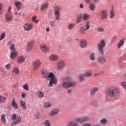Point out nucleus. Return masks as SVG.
<instances>
[{
  "label": "nucleus",
  "mask_w": 126,
  "mask_h": 126,
  "mask_svg": "<svg viewBox=\"0 0 126 126\" xmlns=\"http://www.w3.org/2000/svg\"><path fill=\"white\" fill-rule=\"evenodd\" d=\"M89 8L91 11L96 10V5L94 3H91L89 6Z\"/></svg>",
  "instance_id": "obj_24"
},
{
  "label": "nucleus",
  "mask_w": 126,
  "mask_h": 126,
  "mask_svg": "<svg viewBox=\"0 0 126 126\" xmlns=\"http://www.w3.org/2000/svg\"><path fill=\"white\" fill-rule=\"evenodd\" d=\"M48 7H49V3L48 2H44L41 4L40 10L41 11H45L48 9Z\"/></svg>",
  "instance_id": "obj_13"
},
{
  "label": "nucleus",
  "mask_w": 126,
  "mask_h": 126,
  "mask_svg": "<svg viewBox=\"0 0 126 126\" xmlns=\"http://www.w3.org/2000/svg\"><path fill=\"white\" fill-rule=\"evenodd\" d=\"M37 16H33L32 18V22H35V23L37 24L38 22H39V21L37 20Z\"/></svg>",
  "instance_id": "obj_47"
},
{
  "label": "nucleus",
  "mask_w": 126,
  "mask_h": 126,
  "mask_svg": "<svg viewBox=\"0 0 126 126\" xmlns=\"http://www.w3.org/2000/svg\"><path fill=\"white\" fill-rule=\"evenodd\" d=\"M77 85L76 82L73 81H65L63 83L64 88H70L75 87Z\"/></svg>",
  "instance_id": "obj_5"
},
{
  "label": "nucleus",
  "mask_w": 126,
  "mask_h": 126,
  "mask_svg": "<svg viewBox=\"0 0 126 126\" xmlns=\"http://www.w3.org/2000/svg\"><path fill=\"white\" fill-rule=\"evenodd\" d=\"M59 113V109H54L49 113V116L53 117L56 115H58Z\"/></svg>",
  "instance_id": "obj_26"
},
{
  "label": "nucleus",
  "mask_w": 126,
  "mask_h": 126,
  "mask_svg": "<svg viewBox=\"0 0 126 126\" xmlns=\"http://www.w3.org/2000/svg\"><path fill=\"white\" fill-rule=\"evenodd\" d=\"M41 74L44 78L49 79L48 87H53V85L58 84V78L56 77V75L53 72H49L48 70L44 69L41 71Z\"/></svg>",
  "instance_id": "obj_1"
},
{
  "label": "nucleus",
  "mask_w": 126,
  "mask_h": 126,
  "mask_svg": "<svg viewBox=\"0 0 126 126\" xmlns=\"http://www.w3.org/2000/svg\"><path fill=\"white\" fill-rule=\"evenodd\" d=\"M11 105L15 110L18 109L19 106L18 105H17V103L15 102V99L14 98L13 99V100L11 102Z\"/></svg>",
  "instance_id": "obj_30"
},
{
  "label": "nucleus",
  "mask_w": 126,
  "mask_h": 126,
  "mask_svg": "<svg viewBox=\"0 0 126 126\" xmlns=\"http://www.w3.org/2000/svg\"><path fill=\"white\" fill-rule=\"evenodd\" d=\"M94 3H97L98 1H100V0H93Z\"/></svg>",
  "instance_id": "obj_61"
},
{
  "label": "nucleus",
  "mask_w": 126,
  "mask_h": 126,
  "mask_svg": "<svg viewBox=\"0 0 126 126\" xmlns=\"http://www.w3.org/2000/svg\"><path fill=\"white\" fill-rule=\"evenodd\" d=\"M38 97H39V98H43V97L45 96V93L43 92H38Z\"/></svg>",
  "instance_id": "obj_39"
},
{
  "label": "nucleus",
  "mask_w": 126,
  "mask_h": 126,
  "mask_svg": "<svg viewBox=\"0 0 126 126\" xmlns=\"http://www.w3.org/2000/svg\"><path fill=\"white\" fill-rule=\"evenodd\" d=\"M124 44H125V39H121L117 44V48H118V49L122 48V47L124 46Z\"/></svg>",
  "instance_id": "obj_27"
},
{
  "label": "nucleus",
  "mask_w": 126,
  "mask_h": 126,
  "mask_svg": "<svg viewBox=\"0 0 126 126\" xmlns=\"http://www.w3.org/2000/svg\"><path fill=\"white\" fill-rule=\"evenodd\" d=\"M89 59L91 62H95L96 61V54L92 53L89 56Z\"/></svg>",
  "instance_id": "obj_23"
},
{
  "label": "nucleus",
  "mask_w": 126,
  "mask_h": 126,
  "mask_svg": "<svg viewBox=\"0 0 126 126\" xmlns=\"http://www.w3.org/2000/svg\"><path fill=\"white\" fill-rule=\"evenodd\" d=\"M12 20H13V16H12V15L9 13L6 14L5 21H6V22H10L12 21Z\"/></svg>",
  "instance_id": "obj_12"
},
{
  "label": "nucleus",
  "mask_w": 126,
  "mask_h": 126,
  "mask_svg": "<svg viewBox=\"0 0 126 126\" xmlns=\"http://www.w3.org/2000/svg\"><path fill=\"white\" fill-rule=\"evenodd\" d=\"M41 64L42 62H41V61L39 60L34 61L32 63L33 70H37L41 66Z\"/></svg>",
  "instance_id": "obj_8"
},
{
  "label": "nucleus",
  "mask_w": 126,
  "mask_h": 126,
  "mask_svg": "<svg viewBox=\"0 0 126 126\" xmlns=\"http://www.w3.org/2000/svg\"><path fill=\"white\" fill-rule=\"evenodd\" d=\"M35 118L36 120H39V119L41 118V114H40V112L39 111L36 112L35 115Z\"/></svg>",
  "instance_id": "obj_41"
},
{
  "label": "nucleus",
  "mask_w": 126,
  "mask_h": 126,
  "mask_svg": "<svg viewBox=\"0 0 126 126\" xmlns=\"http://www.w3.org/2000/svg\"><path fill=\"white\" fill-rule=\"evenodd\" d=\"M23 89L26 90V91H29V86L28 85V83H26L22 86Z\"/></svg>",
  "instance_id": "obj_38"
},
{
  "label": "nucleus",
  "mask_w": 126,
  "mask_h": 126,
  "mask_svg": "<svg viewBox=\"0 0 126 126\" xmlns=\"http://www.w3.org/2000/svg\"><path fill=\"white\" fill-rule=\"evenodd\" d=\"M117 35L113 36L111 39L110 44H113V43H114V42L116 41V39H117Z\"/></svg>",
  "instance_id": "obj_50"
},
{
  "label": "nucleus",
  "mask_w": 126,
  "mask_h": 126,
  "mask_svg": "<svg viewBox=\"0 0 126 126\" xmlns=\"http://www.w3.org/2000/svg\"><path fill=\"white\" fill-rule=\"evenodd\" d=\"M99 90V88L98 87H93L91 89V90L90 91V95H92V96L94 95L95 94H96V92H98Z\"/></svg>",
  "instance_id": "obj_17"
},
{
  "label": "nucleus",
  "mask_w": 126,
  "mask_h": 126,
  "mask_svg": "<svg viewBox=\"0 0 126 126\" xmlns=\"http://www.w3.org/2000/svg\"><path fill=\"white\" fill-rule=\"evenodd\" d=\"M115 9H114V7H112L110 11L109 18H110V19H114V18H115Z\"/></svg>",
  "instance_id": "obj_21"
},
{
  "label": "nucleus",
  "mask_w": 126,
  "mask_h": 126,
  "mask_svg": "<svg viewBox=\"0 0 126 126\" xmlns=\"http://www.w3.org/2000/svg\"><path fill=\"white\" fill-rule=\"evenodd\" d=\"M75 27V23H70L69 24L67 27L68 30H71L73 28Z\"/></svg>",
  "instance_id": "obj_37"
},
{
  "label": "nucleus",
  "mask_w": 126,
  "mask_h": 126,
  "mask_svg": "<svg viewBox=\"0 0 126 126\" xmlns=\"http://www.w3.org/2000/svg\"><path fill=\"white\" fill-rule=\"evenodd\" d=\"M85 78V75L84 74H80L79 76V79L80 81H83Z\"/></svg>",
  "instance_id": "obj_45"
},
{
  "label": "nucleus",
  "mask_w": 126,
  "mask_h": 126,
  "mask_svg": "<svg viewBox=\"0 0 126 126\" xmlns=\"http://www.w3.org/2000/svg\"><path fill=\"white\" fill-rule=\"evenodd\" d=\"M17 56H18V52H17V51H12L10 53V58L11 60H13L16 57H17Z\"/></svg>",
  "instance_id": "obj_18"
},
{
  "label": "nucleus",
  "mask_w": 126,
  "mask_h": 126,
  "mask_svg": "<svg viewBox=\"0 0 126 126\" xmlns=\"http://www.w3.org/2000/svg\"><path fill=\"white\" fill-rule=\"evenodd\" d=\"M49 25H50L51 27H56V22L54 21H51L49 22Z\"/></svg>",
  "instance_id": "obj_49"
},
{
  "label": "nucleus",
  "mask_w": 126,
  "mask_h": 126,
  "mask_svg": "<svg viewBox=\"0 0 126 126\" xmlns=\"http://www.w3.org/2000/svg\"><path fill=\"white\" fill-rule=\"evenodd\" d=\"M85 2H86V3H90V2H91V0H84Z\"/></svg>",
  "instance_id": "obj_59"
},
{
  "label": "nucleus",
  "mask_w": 126,
  "mask_h": 126,
  "mask_svg": "<svg viewBox=\"0 0 126 126\" xmlns=\"http://www.w3.org/2000/svg\"><path fill=\"white\" fill-rule=\"evenodd\" d=\"M1 120L2 121V123H4V124H5V122H6V120H5V115H2L1 117Z\"/></svg>",
  "instance_id": "obj_52"
},
{
  "label": "nucleus",
  "mask_w": 126,
  "mask_h": 126,
  "mask_svg": "<svg viewBox=\"0 0 126 126\" xmlns=\"http://www.w3.org/2000/svg\"><path fill=\"white\" fill-rule=\"evenodd\" d=\"M6 101V98L0 95V103H4Z\"/></svg>",
  "instance_id": "obj_40"
},
{
  "label": "nucleus",
  "mask_w": 126,
  "mask_h": 126,
  "mask_svg": "<svg viewBox=\"0 0 126 126\" xmlns=\"http://www.w3.org/2000/svg\"><path fill=\"white\" fill-rule=\"evenodd\" d=\"M5 68L6 69H10L11 68V64L8 63L5 65Z\"/></svg>",
  "instance_id": "obj_54"
},
{
  "label": "nucleus",
  "mask_w": 126,
  "mask_h": 126,
  "mask_svg": "<svg viewBox=\"0 0 126 126\" xmlns=\"http://www.w3.org/2000/svg\"><path fill=\"white\" fill-rule=\"evenodd\" d=\"M100 18L102 20L107 19V18H108V13H107V11H101L100 12Z\"/></svg>",
  "instance_id": "obj_14"
},
{
  "label": "nucleus",
  "mask_w": 126,
  "mask_h": 126,
  "mask_svg": "<svg viewBox=\"0 0 126 126\" xmlns=\"http://www.w3.org/2000/svg\"><path fill=\"white\" fill-rule=\"evenodd\" d=\"M96 30L97 32H99V33H103L105 32V29L102 27L97 28Z\"/></svg>",
  "instance_id": "obj_36"
},
{
  "label": "nucleus",
  "mask_w": 126,
  "mask_h": 126,
  "mask_svg": "<svg viewBox=\"0 0 126 126\" xmlns=\"http://www.w3.org/2000/svg\"><path fill=\"white\" fill-rule=\"evenodd\" d=\"M64 80H66L67 81H71V80H72V77L68 76H66L64 78Z\"/></svg>",
  "instance_id": "obj_51"
},
{
  "label": "nucleus",
  "mask_w": 126,
  "mask_h": 126,
  "mask_svg": "<svg viewBox=\"0 0 126 126\" xmlns=\"http://www.w3.org/2000/svg\"><path fill=\"white\" fill-rule=\"evenodd\" d=\"M83 126H91V125H90L89 124H85Z\"/></svg>",
  "instance_id": "obj_63"
},
{
  "label": "nucleus",
  "mask_w": 126,
  "mask_h": 126,
  "mask_svg": "<svg viewBox=\"0 0 126 126\" xmlns=\"http://www.w3.org/2000/svg\"><path fill=\"white\" fill-rule=\"evenodd\" d=\"M90 120V118L87 117L78 118L75 119V121H71L70 122H69V123L68 124V126H79V125H78V123H77V122L82 123L85 122H88V121H89Z\"/></svg>",
  "instance_id": "obj_3"
},
{
  "label": "nucleus",
  "mask_w": 126,
  "mask_h": 126,
  "mask_svg": "<svg viewBox=\"0 0 126 126\" xmlns=\"http://www.w3.org/2000/svg\"><path fill=\"white\" fill-rule=\"evenodd\" d=\"M22 97L24 98L25 97V94L24 93H22L21 94Z\"/></svg>",
  "instance_id": "obj_60"
},
{
  "label": "nucleus",
  "mask_w": 126,
  "mask_h": 126,
  "mask_svg": "<svg viewBox=\"0 0 126 126\" xmlns=\"http://www.w3.org/2000/svg\"><path fill=\"white\" fill-rule=\"evenodd\" d=\"M13 73H15L16 75H19L20 71L18 67H14L12 70Z\"/></svg>",
  "instance_id": "obj_31"
},
{
  "label": "nucleus",
  "mask_w": 126,
  "mask_h": 126,
  "mask_svg": "<svg viewBox=\"0 0 126 126\" xmlns=\"http://www.w3.org/2000/svg\"><path fill=\"white\" fill-rule=\"evenodd\" d=\"M61 9L59 6H57L54 8V12H55V19L57 21L60 20V18H61Z\"/></svg>",
  "instance_id": "obj_6"
},
{
  "label": "nucleus",
  "mask_w": 126,
  "mask_h": 126,
  "mask_svg": "<svg viewBox=\"0 0 126 126\" xmlns=\"http://www.w3.org/2000/svg\"><path fill=\"white\" fill-rule=\"evenodd\" d=\"M106 47V42L105 40H101L97 44V48L98 52L100 55L102 56L104 55V48Z\"/></svg>",
  "instance_id": "obj_4"
},
{
  "label": "nucleus",
  "mask_w": 126,
  "mask_h": 126,
  "mask_svg": "<svg viewBox=\"0 0 126 126\" xmlns=\"http://www.w3.org/2000/svg\"><path fill=\"white\" fill-rule=\"evenodd\" d=\"M12 41H9L8 43H7V45L8 46H11V45H12Z\"/></svg>",
  "instance_id": "obj_62"
},
{
  "label": "nucleus",
  "mask_w": 126,
  "mask_h": 126,
  "mask_svg": "<svg viewBox=\"0 0 126 126\" xmlns=\"http://www.w3.org/2000/svg\"><path fill=\"white\" fill-rule=\"evenodd\" d=\"M63 67V61H60L57 63V69L58 70H61Z\"/></svg>",
  "instance_id": "obj_22"
},
{
  "label": "nucleus",
  "mask_w": 126,
  "mask_h": 126,
  "mask_svg": "<svg viewBox=\"0 0 126 126\" xmlns=\"http://www.w3.org/2000/svg\"><path fill=\"white\" fill-rule=\"evenodd\" d=\"M10 50H11L12 52L16 51V49H15V44L13 43L10 45Z\"/></svg>",
  "instance_id": "obj_46"
},
{
  "label": "nucleus",
  "mask_w": 126,
  "mask_h": 126,
  "mask_svg": "<svg viewBox=\"0 0 126 126\" xmlns=\"http://www.w3.org/2000/svg\"><path fill=\"white\" fill-rule=\"evenodd\" d=\"M82 18V16L79 15L77 16V20L76 22L77 23H80L81 22V19Z\"/></svg>",
  "instance_id": "obj_44"
},
{
  "label": "nucleus",
  "mask_w": 126,
  "mask_h": 126,
  "mask_svg": "<svg viewBox=\"0 0 126 126\" xmlns=\"http://www.w3.org/2000/svg\"><path fill=\"white\" fill-rule=\"evenodd\" d=\"M67 92L69 94H70V93H71V92H72V90L69 89L68 90H67Z\"/></svg>",
  "instance_id": "obj_58"
},
{
  "label": "nucleus",
  "mask_w": 126,
  "mask_h": 126,
  "mask_svg": "<svg viewBox=\"0 0 126 126\" xmlns=\"http://www.w3.org/2000/svg\"><path fill=\"white\" fill-rule=\"evenodd\" d=\"M85 29L87 30H89V29H90V22L89 21H87L86 23V25H85Z\"/></svg>",
  "instance_id": "obj_43"
},
{
  "label": "nucleus",
  "mask_w": 126,
  "mask_h": 126,
  "mask_svg": "<svg viewBox=\"0 0 126 126\" xmlns=\"http://www.w3.org/2000/svg\"><path fill=\"white\" fill-rule=\"evenodd\" d=\"M120 84L122 87H123V88L126 90V82L125 81H123L121 82Z\"/></svg>",
  "instance_id": "obj_42"
},
{
  "label": "nucleus",
  "mask_w": 126,
  "mask_h": 126,
  "mask_svg": "<svg viewBox=\"0 0 126 126\" xmlns=\"http://www.w3.org/2000/svg\"><path fill=\"white\" fill-rule=\"evenodd\" d=\"M87 30L86 29H85V27L84 26L81 27L80 29V32L82 35H84L85 34V32Z\"/></svg>",
  "instance_id": "obj_34"
},
{
  "label": "nucleus",
  "mask_w": 126,
  "mask_h": 126,
  "mask_svg": "<svg viewBox=\"0 0 126 126\" xmlns=\"http://www.w3.org/2000/svg\"><path fill=\"white\" fill-rule=\"evenodd\" d=\"M23 27L25 31H31L33 29L34 25L32 23H26L24 24Z\"/></svg>",
  "instance_id": "obj_7"
},
{
  "label": "nucleus",
  "mask_w": 126,
  "mask_h": 126,
  "mask_svg": "<svg viewBox=\"0 0 126 126\" xmlns=\"http://www.w3.org/2000/svg\"><path fill=\"white\" fill-rule=\"evenodd\" d=\"M49 60L52 62H57L59 60V56L55 54H52L49 57Z\"/></svg>",
  "instance_id": "obj_19"
},
{
  "label": "nucleus",
  "mask_w": 126,
  "mask_h": 126,
  "mask_svg": "<svg viewBox=\"0 0 126 126\" xmlns=\"http://www.w3.org/2000/svg\"><path fill=\"white\" fill-rule=\"evenodd\" d=\"M96 61L100 64H103V63H107V58L104 56H100L97 58Z\"/></svg>",
  "instance_id": "obj_10"
},
{
  "label": "nucleus",
  "mask_w": 126,
  "mask_h": 126,
  "mask_svg": "<svg viewBox=\"0 0 126 126\" xmlns=\"http://www.w3.org/2000/svg\"><path fill=\"white\" fill-rule=\"evenodd\" d=\"M19 123H21V117H20V116L16 118V120L11 123V126H16V125H18Z\"/></svg>",
  "instance_id": "obj_20"
},
{
  "label": "nucleus",
  "mask_w": 126,
  "mask_h": 126,
  "mask_svg": "<svg viewBox=\"0 0 126 126\" xmlns=\"http://www.w3.org/2000/svg\"><path fill=\"white\" fill-rule=\"evenodd\" d=\"M120 88L117 86H111L105 91V95L109 97H115L120 94Z\"/></svg>",
  "instance_id": "obj_2"
},
{
  "label": "nucleus",
  "mask_w": 126,
  "mask_h": 126,
  "mask_svg": "<svg viewBox=\"0 0 126 126\" xmlns=\"http://www.w3.org/2000/svg\"><path fill=\"white\" fill-rule=\"evenodd\" d=\"M43 125L44 126H51V123H50V121L48 120H45L43 123Z\"/></svg>",
  "instance_id": "obj_48"
},
{
  "label": "nucleus",
  "mask_w": 126,
  "mask_h": 126,
  "mask_svg": "<svg viewBox=\"0 0 126 126\" xmlns=\"http://www.w3.org/2000/svg\"><path fill=\"white\" fill-rule=\"evenodd\" d=\"M108 119L106 118H103L100 121V124H102V125H106L108 123Z\"/></svg>",
  "instance_id": "obj_33"
},
{
  "label": "nucleus",
  "mask_w": 126,
  "mask_h": 126,
  "mask_svg": "<svg viewBox=\"0 0 126 126\" xmlns=\"http://www.w3.org/2000/svg\"><path fill=\"white\" fill-rule=\"evenodd\" d=\"M25 61V58L23 56H20L17 60L18 63H22Z\"/></svg>",
  "instance_id": "obj_29"
},
{
  "label": "nucleus",
  "mask_w": 126,
  "mask_h": 126,
  "mask_svg": "<svg viewBox=\"0 0 126 126\" xmlns=\"http://www.w3.org/2000/svg\"><path fill=\"white\" fill-rule=\"evenodd\" d=\"M20 104L21 105V107L23 109V110H26V103H25V102H24L23 100L20 101Z\"/></svg>",
  "instance_id": "obj_32"
},
{
  "label": "nucleus",
  "mask_w": 126,
  "mask_h": 126,
  "mask_svg": "<svg viewBox=\"0 0 126 126\" xmlns=\"http://www.w3.org/2000/svg\"><path fill=\"white\" fill-rule=\"evenodd\" d=\"M91 126H101L100 124L94 125H91Z\"/></svg>",
  "instance_id": "obj_64"
},
{
  "label": "nucleus",
  "mask_w": 126,
  "mask_h": 126,
  "mask_svg": "<svg viewBox=\"0 0 126 126\" xmlns=\"http://www.w3.org/2000/svg\"><path fill=\"white\" fill-rule=\"evenodd\" d=\"M40 49L43 53H46L49 52V47L45 44L40 45Z\"/></svg>",
  "instance_id": "obj_16"
},
{
  "label": "nucleus",
  "mask_w": 126,
  "mask_h": 126,
  "mask_svg": "<svg viewBox=\"0 0 126 126\" xmlns=\"http://www.w3.org/2000/svg\"><path fill=\"white\" fill-rule=\"evenodd\" d=\"M17 116L15 114H13L12 116H11V120H15V119H16V117Z\"/></svg>",
  "instance_id": "obj_56"
},
{
  "label": "nucleus",
  "mask_w": 126,
  "mask_h": 126,
  "mask_svg": "<svg viewBox=\"0 0 126 126\" xmlns=\"http://www.w3.org/2000/svg\"><path fill=\"white\" fill-rule=\"evenodd\" d=\"M14 4L18 10H20L24 7L23 4H22V2L20 1L14 0Z\"/></svg>",
  "instance_id": "obj_11"
},
{
  "label": "nucleus",
  "mask_w": 126,
  "mask_h": 126,
  "mask_svg": "<svg viewBox=\"0 0 126 126\" xmlns=\"http://www.w3.org/2000/svg\"><path fill=\"white\" fill-rule=\"evenodd\" d=\"M8 12L11 14V6H9L8 9Z\"/></svg>",
  "instance_id": "obj_57"
},
{
  "label": "nucleus",
  "mask_w": 126,
  "mask_h": 126,
  "mask_svg": "<svg viewBox=\"0 0 126 126\" xmlns=\"http://www.w3.org/2000/svg\"><path fill=\"white\" fill-rule=\"evenodd\" d=\"M80 47L82 48V49H85L87 47V41H86L85 39H81L80 41Z\"/></svg>",
  "instance_id": "obj_15"
},
{
  "label": "nucleus",
  "mask_w": 126,
  "mask_h": 126,
  "mask_svg": "<svg viewBox=\"0 0 126 126\" xmlns=\"http://www.w3.org/2000/svg\"><path fill=\"white\" fill-rule=\"evenodd\" d=\"M4 38H5V33L3 32L0 36V40H3V39H4Z\"/></svg>",
  "instance_id": "obj_53"
},
{
  "label": "nucleus",
  "mask_w": 126,
  "mask_h": 126,
  "mask_svg": "<svg viewBox=\"0 0 126 126\" xmlns=\"http://www.w3.org/2000/svg\"><path fill=\"white\" fill-rule=\"evenodd\" d=\"M43 106L44 109H48V108H50L52 106V104L50 103V102L47 101L43 103Z\"/></svg>",
  "instance_id": "obj_28"
},
{
  "label": "nucleus",
  "mask_w": 126,
  "mask_h": 126,
  "mask_svg": "<svg viewBox=\"0 0 126 126\" xmlns=\"http://www.w3.org/2000/svg\"><path fill=\"white\" fill-rule=\"evenodd\" d=\"M92 70H89L85 72L84 75L86 77H91L92 76Z\"/></svg>",
  "instance_id": "obj_25"
},
{
  "label": "nucleus",
  "mask_w": 126,
  "mask_h": 126,
  "mask_svg": "<svg viewBox=\"0 0 126 126\" xmlns=\"http://www.w3.org/2000/svg\"><path fill=\"white\" fill-rule=\"evenodd\" d=\"M2 8H3L2 3H0V14H2Z\"/></svg>",
  "instance_id": "obj_55"
},
{
  "label": "nucleus",
  "mask_w": 126,
  "mask_h": 126,
  "mask_svg": "<svg viewBox=\"0 0 126 126\" xmlns=\"http://www.w3.org/2000/svg\"><path fill=\"white\" fill-rule=\"evenodd\" d=\"M82 17H83L84 20H88L90 18V15L88 14L85 13Z\"/></svg>",
  "instance_id": "obj_35"
},
{
  "label": "nucleus",
  "mask_w": 126,
  "mask_h": 126,
  "mask_svg": "<svg viewBox=\"0 0 126 126\" xmlns=\"http://www.w3.org/2000/svg\"><path fill=\"white\" fill-rule=\"evenodd\" d=\"M34 44H35V41L34 40H31L27 43L26 50L28 52H31V50L33 48V46H34Z\"/></svg>",
  "instance_id": "obj_9"
}]
</instances>
